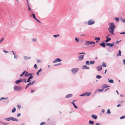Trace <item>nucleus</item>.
<instances>
[{
	"label": "nucleus",
	"mask_w": 125,
	"mask_h": 125,
	"mask_svg": "<svg viewBox=\"0 0 125 125\" xmlns=\"http://www.w3.org/2000/svg\"><path fill=\"white\" fill-rule=\"evenodd\" d=\"M109 28H108V30L109 32L111 34H114V29L115 28V26L113 22H109L108 23Z\"/></svg>",
	"instance_id": "obj_1"
},
{
	"label": "nucleus",
	"mask_w": 125,
	"mask_h": 125,
	"mask_svg": "<svg viewBox=\"0 0 125 125\" xmlns=\"http://www.w3.org/2000/svg\"><path fill=\"white\" fill-rule=\"evenodd\" d=\"M6 120L7 121H9L10 120L13 121H18V120L16 118H15L13 117H11L8 118H6Z\"/></svg>",
	"instance_id": "obj_2"
},
{
	"label": "nucleus",
	"mask_w": 125,
	"mask_h": 125,
	"mask_svg": "<svg viewBox=\"0 0 125 125\" xmlns=\"http://www.w3.org/2000/svg\"><path fill=\"white\" fill-rule=\"evenodd\" d=\"M78 69L77 68H73L71 70V71L74 74L76 73L78 70Z\"/></svg>",
	"instance_id": "obj_3"
},
{
	"label": "nucleus",
	"mask_w": 125,
	"mask_h": 125,
	"mask_svg": "<svg viewBox=\"0 0 125 125\" xmlns=\"http://www.w3.org/2000/svg\"><path fill=\"white\" fill-rule=\"evenodd\" d=\"M14 90L16 91L21 90V87L16 86H14Z\"/></svg>",
	"instance_id": "obj_4"
},
{
	"label": "nucleus",
	"mask_w": 125,
	"mask_h": 125,
	"mask_svg": "<svg viewBox=\"0 0 125 125\" xmlns=\"http://www.w3.org/2000/svg\"><path fill=\"white\" fill-rule=\"evenodd\" d=\"M95 43V42H93L87 41L86 42V44H93Z\"/></svg>",
	"instance_id": "obj_5"
},
{
	"label": "nucleus",
	"mask_w": 125,
	"mask_h": 125,
	"mask_svg": "<svg viewBox=\"0 0 125 125\" xmlns=\"http://www.w3.org/2000/svg\"><path fill=\"white\" fill-rule=\"evenodd\" d=\"M94 22L93 21L89 20L88 21V24L89 25H92L94 23Z\"/></svg>",
	"instance_id": "obj_6"
},
{
	"label": "nucleus",
	"mask_w": 125,
	"mask_h": 125,
	"mask_svg": "<svg viewBox=\"0 0 125 125\" xmlns=\"http://www.w3.org/2000/svg\"><path fill=\"white\" fill-rule=\"evenodd\" d=\"M106 44L107 46H109L110 47H112L114 45V43H106Z\"/></svg>",
	"instance_id": "obj_7"
},
{
	"label": "nucleus",
	"mask_w": 125,
	"mask_h": 125,
	"mask_svg": "<svg viewBox=\"0 0 125 125\" xmlns=\"http://www.w3.org/2000/svg\"><path fill=\"white\" fill-rule=\"evenodd\" d=\"M61 61H62V60L61 59H60L59 58H56V59H55V60L54 61H53V63H55L57 62H61Z\"/></svg>",
	"instance_id": "obj_8"
},
{
	"label": "nucleus",
	"mask_w": 125,
	"mask_h": 125,
	"mask_svg": "<svg viewBox=\"0 0 125 125\" xmlns=\"http://www.w3.org/2000/svg\"><path fill=\"white\" fill-rule=\"evenodd\" d=\"M98 71H100L102 70V67L101 66H100L96 67Z\"/></svg>",
	"instance_id": "obj_9"
},
{
	"label": "nucleus",
	"mask_w": 125,
	"mask_h": 125,
	"mask_svg": "<svg viewBox=\"0 0 125 125\" xmlns=\"http://www.w3.org/2000/svg\"><path fill=\"white\" fill-rule=\"evenodd\" d=\"M84 55H80L79 56L78 58L80 60H82L83 58Z\"/></svg>",
	"instance_id": "obj_10"
},
{
	"label": "nucleus",
	"mask_w": 125,
	"mask_h": 125,
	"mask_svg": "<svg viewBox=\"0 0 125 125\" xmlns=\"http://www.w3.org/2000/svg\"><path fill=\"white\" fill-rule=\"evenodd\" d=\"M109 87V86L106 84H104L102 86V87L104 88H106Z\"/></svg>",
	"instance_id": "obj_11"
},
{
	"label": "nucleus",
	"mask_w": 125,
	"mask_h": 125,
	"mask_svg": "<svg viewBox=\"0 0 125 125\" xmlns=\"http://www.w3.org/2000/svg\"><path fill=\"white\" fill-rule=\"evenodd\" d=\"M72 96V94H70L66 95L65 97L66 98H69L71 97Z\"/></svg>",
	"instance_id": "obj_12"
},
{
	"label": "nucleus",
	"mask_w": 125,
	"mask_h": 125,
	"mask_svg": "<svg viewBox=\"0 0 125 125\" xmlns=\"http://www.w3.org/2000/svg\"><path fill=\"white\" fill-rule=\"evenodd\" d=\"M100 44L101 46H103V47H105V43H101Z\"/></svg>",
	"instance_id": "obj_13"
},
{
	"label": "nucleus",
	"mask_w": 125,
	"mask_h": 125,
	"mask_svg": "<svg viewBox=\"0 0 125 125\" xmlns=\"http://www.w3.org/2000/svg\"><path fill=\"white\" fill-rule=\"evenodd\" d=\"M85 96H89L91 94V93L90 92H86L85 93Z\"/></svg>",
	"instance_id": "obj_14"
},
{
	"label": "nucleus",
	"mask_w": 125,
	"mask_h": 125,
	"mask_svg": "<svg viewBox=\"0 0 125 125\" xmlns=\"http://www.w3.org/2000/svg\"><path fill=\"white\" fill-rule=\"evenodd\" d=\"M75 101V100H74L73 101V102H72L71 103L73 105L74 107L76 108H77V106L75 105V104L73 102H74Z\"/></svg>",
	"instance_id": "obj_15"
},
{
	"label": "nucleus",
	"mask_w": 125,
	"mask_h": 125,
	"mask_svg": "<svg viewBox=\"0 0 125 125\" xmlns=\"http://www.w3.org/2000/svg\"><path fill=\"white\" fill-rule=\"evenodd\" d=\"M35 82V81H33L32 82H30L28 84H30V85H29V86H30V85H32V84H33Z\"/></svg>",
	"instance_id": "obj_16"
},
{
	"label": "nucleus",
	"mask_w": 125,
	"mask_h": 125,
	"mask_svg": "<svg viewBox=\"0 0 125 125\" xmlns=\"http://www.w3.org/2000/svg\"><path fill=\"white\" fill-rule=\"evenodd\" d=\"M92 118L94 119H96L97 118V116L95 115H92Z\"/></svg>",
	"instance_id": "obj_17"
},
{
	"label": "nucleus",
	"mask_w": 125,
	"mask_h": 125,
	"mask_svg": "<svg viewBox=\"0 0 125 125\" xmlns=\"http://www.w3.org/2000/svg\"><path fill=\"white\" fill-rule=\"evenodd\" d=\"M121 51L119 50V53L118 54H117V56H121Z\"/></svg>",
	"instance_id": "obj_18"
},
{
	"label": "nucleus",
	"mask_w": 125,
	"mask_h": 125,
	"mask_svg": "<svg viewBox=\"0 0 125 125\" xmlns=\"http://www.w3.org/2000/svg\"><path fill=\"white\" fill-rule=\"evenodd\" d=\"M102 65L103 67H106V63L104 62L103 63Z\"/></svg>",
	"instance_id": "obj_19"
},
{
	"label": "nucleus",
	"mask_w": 125,
	"mask_h": 125,
	"mask_svg": "<svg viewBox=\"0 0 125 125\" xmlns=\"http://www.w3.org/2000/svg\"><path fill=\"white\" fill-rule=\"evenodd\" d=\"M89 123L90 124L92 125H93L94 124V122L93 121L89 120Z\"/></svg>",
	"instance_id": "obj_20"
},
{
	"label": "nucleus",
	"mask_w": 125,
	"mask_h": 125,
	"mask_svg": "<svg viewBox=\"0 0 125 125\" xmlns=\"http://www.w3.org/2000/svg\"><path fill=\"white\" fill-rule=\"evenodd\" d=\"M108 37H107V39L105 40V41L106 42H108L109 41H110L111 40V38H109L108 39Z\"/></svg>",
	"instance_id": "obj_21"
},
{
	"label": "nucleus",
	"mask_w": 125,
	"mask_h": 125,
	"mask_svg": "<svg viewBox=\"0 0 125 125\" xmlns=\"http://www.w3.org/2000/svg\"><path fill=\"white\" fill-rule=\"evenodd\" d=\"M83 69H89V68L87 67V66L86 65L83 66Z\"/></svg>",
	"instance_id": "obj_22"
},
{
	"label": "nucleus",
	"mask_w": 125,
	"mask_h": 125,
	"mask_svg": "<svg viewBox=\"0 0 125 125\" xmlns=\"http://www.w3.org/2000/svg\"><path fill=\"white\" fill-rule=\"evenodd\" d=\"M103 89H98V92H101L103 91Z\"/></svg>",
	"instance_id": "obj_23"
},
{
	"label": "nucleus",
	"mask_w": 125,
	"mask_h": 125,
	"mask_svg": "<svg viewBox=\"0 0 125 125\" xmlns=\"http://www.w3.org/2000/svg\"><path fill=\"white\" fill-rule=\"evenodd\" d=\"M110 113L111 112L110 111V110L109 109H108L107 110V112H106V114H110Z\"/></svg>",
	"instance_id": "obj_24"
},
{
	"label": "nucleus",
	"mask_w": 125,
	"mask_h": 125,
	"mask_svg": "<svg viewBox=\"0 0 125 125\" xmlns=\"http://www.w3.org/2000/svg\"><path fill=\"white\" fill-rule=\"evenodd\" d=\"M32 75V74L31 73H28L27 74H25V76H29L30 75Z\"/></svg>",
	"instance_id": "obj_25"
},
{
	"label": "nucleus",
	"mask_w": 125,
	"mask_h": 125,
	"mask_svg": "<svg viewBox=\"0 0 125 125\" xmlns=\"http://www.w3.org/2000/svg\"><path fill=\"white\" fill-rule=\"evenodd\" d=\"M16 111V108L15 107H14L12 110V113Z\"/></svg>",
	"instance_id": "obj_26"
},
{
	"label": "nucleus",
	"mask_w": 125,
	"mask_h": 125,
	"mask_svg": "<svg viewBox=\"0 0 125 125\" xmlns=\"http://www.w3.org/2000/svg\"><path fill=\"white\" fill-rule=\"evenodd\" d=\"M90 64H93L95 62L93 61H90Z\"/></svg>",
	"instance_id": "obj_27"
},
{
	"label": "nucleus",
	"mask_w": 125,
	"mask_h": 125,
	"mask_svg": "<svg viewBox=\"0 0 125 125\" xmlns=\"http://www.w3.org/2000/svg\"><path fill=\"white\" fill-rule=\"evenodd\" d=\"M115 20L118 22L119 21V19L118 18H115Z\"/></svg>",
	"instance_id": "obj_28"
},
{
	"label": "nucleus",
	"mask_w": 125,
	"mask_h": 125,
	"mask_svg": "<svg viewBox=\"0 0 125 125\" xmlns=\"http://www.w3.org/2000/svg\"><path fill=\"white\" fill-rule=\"evenodd\" d=\"M108 82L110 83H113V80L112 79L110 80Z\"/></svg>",
	"instance_id": "obj_29"
},
{
	"label": "nucleus",
	"mask_w": 125,
	"mask_h": 125,
	"mask_svg": "<svg viewBox=\"0 0 125 125\" xmlns=\"http://www.w3.org/2000/svg\"><path fill=\"white\" fill-rule=\"evenodd\" d=\"M20 82L19 80H17L15 82V83L16 84H18Z\"/></svg>",
	"instance_id": "obj_30"
},
{
	"label": "nucleus",
	"mask_w": 125,
	"mask_h": 125,
	"mask_svg": "<svg viewBox=\"0 0 125 125\" xmlns=\"http://www.w3.org/2000/svg\"><path fill=\"white\" fill-rule=\"evenodd\" d=\"M24 58L25 60H27L28 59H30V58L28 57H27V56H25L24 57Z\"/></svg>",
	"instance_id": "obj_31"
},
{
	"label": "nucleus",
	"mask_w": 125,
	"mask_h": 125,
	"mask_svg": "<svg viewBox=\"0 0 125 125\" xmlns=\"http://www.w3.org/2000/svg\"><path fill=\"white\" fill-rule=\"evenodd\" d=\"M96 77L97 78L100 79L102 77L100 75H97L96 76Z\"/></svg>",
	"instance_id": "obj_32"
},
{
	"label": "nucleus",
	"mask_w": 125,
	"mask_h": 125,
	"mask_svg": "<svg viewBox=\"0 0 125 125\" xmlns=\"http://www.w3.org/2000/svg\"><path fill=\"white\" fill-rule=\"evenodd\" d=\"M22 73H23V75H24V74H27L28 73V72L26 70L24 71Z\"/></svg>",
	"instance_id": "obj_33"
},
{
	"label": "nucleus",
	"mask_w": 125,
	"mask_h": 125,
	"mask_svg": "<svg viewBox=\"0 0 125 125\" xmlns=\"http://www.w3.org/2000/svg\"><path fill=\"white\" fill-rule=\"evenodd\" d=\"M32 15L33 16V18L35 19H36L35 16V14L34 13H32Z\"/></svg>",
	"instance_id": "obj_34"
},
{
	"label": "nucleus",
	"mask_w": 125,
	"mask_h": 125,
	"mask_svg": "<svg viewBox=\"0 0 125 125\" xmlns=\"http://www.w3.org/2000/svg\"><path fill=\"white\" fill-rule=\"evenodd\" d=\"M17 107L19 109L21 107V106L20 105H17Z\"/></svg>",
	"instance_id": "obj_35"
},
{
	"label": "nucleus",
	"mask_w": 125,
	"mask_h": 125,
	"mask_svg": "<svg viewBox=\"0 0 125 125\" xmlns=\"http://www.w3.org/2000/svg\"><path fill=\"white\" fill-rule=\"evenodd\" d=\"M86 64L87 65H89L90 64V63L89 61H87L86 62Z\"/></svg>",
	"instance_id": "obj_36"
},
{
	"label": "nucleus",
	"mask_w": 125,
	"mask_h": 125,
	"mask_svg": "<svg viewBox=\"0 0 125 125\" xmlns=\"http://www.w3.org/2000/svg\"><path fill=\"white\" fill-rule=\"evenodd\" d=\"M100 38L99 37H96L95 38V40H97L98 41H99L100 40Z\"/></svg>",
	"instance_id": "obj_37"
},
{
	"label": "nucleus",
	"mask_w": 125,
	"mask_h": 125,
	"mask_svg": "<svg viewBox=\"0 0 125 125\" xmlns=\"http://www.w3.org/2000/svg\"><path fill=\"white\" fill-rule=\"evenodd\" d=\"M85 96V94H82L80 95V96Z\"/></svg>",
	"instance_id": "obj_38"
},
{
	"label": "nucleus",
	"mask_w": 125,
	"mask_h": 125,
	"mask_svg": "<svg viewBox=\"0 0 125 125\" xmlns=\"http://www.w3.org/2000/svg\"><path fill=\"white\" fill-rule=\"evenodd\" d=\"M125 118V116H122L121 117H120V118L121 119H122Z\"/></svg>",
	"instance_id": "obj_39"
},
{
	"label": "nucleus",
	"mask_w": 125,
	"mask_h": 125,
	"mask_svg": "<svg viewBox=\"0 0 125 125\" xmlns=\"http://www.w3.org/2000/svg\"><path fill=\"white\" fill-rule=\"evenodd\" d=\"M53 36L55 37H57V36L59 37V34H57V35H54Z\"/></svg>",
	"instance_id": "obj_40"
},
{
	"label": "nucleus",
	"mask_w": 125,
	"mask_h": 125,
	"mask_svg": "<svg viewBox=\"0 0 125 125\" xmlns=\"http://www.w3.org/2000/svg\"><path fill=\"white\" fill-rule=\"evenodd\" d=\"M7 99V98H3V97H1L0 99V100L2 99Z\"/></svg>",
	"instance_id": "obj_41"
},
{
	"label": "nucleus",
	"mask_w": 125,
	"mask_h": 125,
	"mask_svg": "<svg viewBox=\"0 0 125 125\" xmlns=\"http://www.w3.org/2000/svg\"><path fill=\"white\" fill-rule=\"evenodd\" d=\"M33 76L32 75H31L29 78V79H31L32 77Z\"/></svg>",
	"instance_id": "obj_42"
},
{
	"label": "nucleus",
	"mask_w": 125,
	"mask_h": 125,
	"mask_svg": "<svg viewBox=\"0 0 125 125\" xmlns=\"http://www.w3.org/2000/svg\"><path fill=\"white\" fill-rule=\"evenodd\" d=\"M34 67L35 68H37V65L36 64H35L34 65Z\"/></svg>",
	"instance_id": "obj_43"
},
{
	"label": "nucleus",
	"mask_w": 125,
	"mask_h": 125,
	"mask_svg": "<svg viewBox=\"0 0 125 125\" xmlns=\"http://www.w3.org/2000/svg\"><path fill=\"white\" fill-rule=\"evenodd\" d=\"M32 40L33 41L35 42L37 40V39L36 38H33V39Z\"/></svg>",
	"instance_id": "obj_44"
},
{
	"label": "nucleus",
	"mask_w": 125,
	"mask_h": 125,
	"mask_svg": "<svg viewBox=\"0 0 125 125\" xmlns=\"http://www.w3.org/2000/svg\"><path fill=\"white\" fill-rule=\"evenodd\" d=\"M4 40V38H2L1 39L0 41V43H1L2 42V41L3 40Z\"/></svg>",
	"instance_id": "obj_45"
},
{
	"label": "nucleus",
	"mask_w": 125,
	"mask_h": 125,
	"mask_svg": "<svg viewBox=\"0 0 125 125\" xmlns=\"http://www.w3.org/2000/svg\"><path fill=\"white\" fill-rule=\"evenodd\" d=\"M21 115V114L20 113H19L17 115V117H19Z\"/></svg>",
	"instance_id": "obj_46"
},
{
	"label": "nucleus",
	"mask_w": 125,
	"mask_h": 125,
	"mask_svg": "<svg viewBox=\"0 0 125 125\" xmlns=\"http://www.w3.org/2000/svg\"><path fill=\"white\" fill-rule=\"evenodd\" d=\"M45 124L44 122H42L41 123L40 125H43Z\"/></svg>",
	"instance_id": "obj_47"
},
{
	"label": "nucleus",
	"mask_w": 125,
	"mask_h": 125,
	"mask_svg": "<svg viewBox=\"0 0 125 125\" xmlns=\"http://www.w3.org/2000/svg\"><path fill=\"white\" fill-rule=\"evenodd\" d=\"M123 62L125 65V59H124L123 60Z\"/></svg>",
	"instance_id": "obj_48"
},
{
	"label": "nucleus",
	"mask_w": 125,
	"mask_h": 125,
	"mask_svg": "<svg viewBox=\"0 0 125 125\" xmlns=\"http://www.w3.org/2000/svg\"><path fill=\"white\" fill-rule=\"evenodd\" d=\"M30 84H27V86H26V88H25V89H26L28 87V86H29V85H30Z\"/></svg>",
	"instance_id": "obj_49"
},
{
	"label": "nucleus",
	"mask_w": 125,
	"mask_h": 125,
	"mask_svg": "<svg viewBox=\"0 0 125 125\" xmlns=\"http://www.w3.org/2000/svg\"><path fill=\"white\" fill-rule=\"evenodd\" d=\"M75 40L77 42H78V40L77 39V38H76L75 39Z\"/></svg>",
	"instance_id": "obj_50"
},
{
	"label": "nucleus",
	"mask_w": 125,
	"mask_h": 125,
	"mask_svg": "<svg viewBox=\"0 0 125 125\" xmlns=\"http://www.w3.org/2000/svg\"><path fill=\"white\" fill-rule=\"evenodd\" d=\"M37 62L38 63L41 62V61L40 60H37Z\"/></svg>",
	"instance_id": "obj_51"
},
{
	"label": "nucleus",
	"mask_w": 125,
	"mask_h": 125,
	"mask_svg": "<svg viewBox=\"0 0 125 125\" xmlns=\"http://www.w3.org/2000/svg\"><path fill=\"white\" fill-rule=\"evenodd\" d=\"M125 34V32H121L120 33V34Z\"/></svg>",
	"instance_id": "obj_52"
},
{
	"label": "nucleus",
	"mask_w": 125,
	"mask_h": 125,
	"mask_svg": "<svg viewBox=\"0 0 125 125\" xmlns=\"http://www.w3.org/2000/svg\"><path fill=\"white\" fill-rule=\"evenodd\" d=\"M105 110L104 109H102V113H104V112Z\"/></svg>",
	"instance_id": "obj_53"
},
{
	"label": "nucleus",
	"mask_w": 125,
	"mask_h": 125,
	"mask_svg": "<svg viewBox=\"0 0 125 125\" xmlns=\"http://www.w3.org/2000/svg\"><path fill=\"white\" fill-rule=\"evenodd\" d=\"M35 20L37 21L38 22H40V23L41 22L40 21H39L38 19H37L36 18L35 19Z\"/></svg>",
	"instance_id": "obj_54"
},
{
	"label": "nucleus",
	"mask_w": 125,
	"mask_h": 125,
	"mask_svg": "<svg viewBox=\"0 0 125 125\" xmlns=\"http://www.w3.org/2000/svg\"><path fill=\"white\" fill-rule=\"evenodd\" d=\"M30 81V79L28 78L27 80V82H29Z\"/></svg>",
	"instance_id": "obj_55"
},
{
	"label": "nucleus",
	"mask_w": 125,
	"mask_h": 125,
	"mask_svg": "<svg viewBox=\"0 0 125 125\" xmlns=\"http://www.w3.org/2000/svg\"><path fill=\"white\" fill-rule=\"evenodd\" d=\"M121 106V105L120 104H118L117 105V107H119V106Z\"/></svg>",
	"instance_id": "obj_56"
},
{
	"label": "nucleus",
	"mask_w": 125,
	"mask_h": 125,
	"mask_svg": "<svg viewBox=\"0 0 125 125\" xmlns=\"http://www.w3.org/2000/svg\"><path fill=\"white\" fill-rule=\"evenodd\" d=\"M85 54V53H84V52H82V53H79V54Z\"/></svg>",
	"instance_id": "obj_57"
},
{
	"label": "nucleus",
	"mask_w": 125,
	"mask_h": 125,
	"mask_svg": "<svg viewBox=\"0 0 125 125\" xmlns=\"http://www.w3.org/2000/svg\"><path fill=\"white\" fill-rule=\"evenodd\" d=\"M23 75V73H22V74H21L20 75V77L22 76V75Z\"/></svg>",
	"instance_id": "obj_58"
},
{
	"label": "nucleus",
	"mask_w": 125,
	"mask_h": 125,
	"mask_svg": "<svg viewBox=\"0 0 125 125\" xmlns=\"http://www.w3.org/2000/svg\"><path fill=\"white\" fill-rule=\"evenodd\" d=\"M61 64V63H60V64L59 63V64H56V65H55L54 66H57V65H60Z\"/></svg>",
	"instance_id": "obj_59"
},
{
	"label": "nucleus",
	"mask_w": 125,
	"mask_h": 125,
	"mask_svg": "<svg viewBox=\"0 0 125 125\" xmlns=\"http://www.w3.org/2000/svg\"><path fill=\"white\" fill-rule=\"evenodd\" d=\"M19 80L20 82H22L23 81V80L22 79Z\"/></svg>",
	"instance_id": "obj_60"
},
{
	"label": "nucleus",
	"mask_w": 125,
	"mask_h": 125,
	"mask_svg": "<svg viewBox=\"0 0 125 125\" xmlns=\"http://www.w3.org/2000/svg\"><path fill=\"white\" fill-rule=\"evenodd\" d=\"M3 51H4V52H5V53H7L8 52H7V51H5V50H3Z\"/></svg>",
	"instance_id": "obj_61"
},
{
	"label": "nucleus",
	"mask_w": 125,
	"mask_h": 125,
	"mask_svg": "<svg viewBox=\"0 0 125 125\" xmlns=\"http://www.w3.org/2000/svg\"><path fill=\"white\" fill-rule=\"evenodd\" d=\"M116 92L117 93V94H119L118 93V91L117 90H116Z\"/></svg>",
	"instance_id": "obj_62"
},
{
	"label": "nucleus",
	"mask_w": 125,
	"mask_h": 125,
	"mask_svg": "<svg viewBox=\"0 0 125 125\" xmlns=\"http://www.w3.org/2000/svg\"><path fill=\"white\" fill-rule=\"evenodd\" d=\"M42 70V69H41V68L39 70V72H40Z\"/></svg>",
	"instance_id": "obj_63"
},
{
	"label": "nucleus",
	"mask_w": 125,
	"mask_h": 125,
	"mask_svg": "<svg viewBox=\"0 0 125 125\" xmlns=\"http://www.w3.org/2000/svg\"><path fill=\"white\" fill-rule=\"evenodd\" d=\"M95 125H100V124L98 123H97Z\"/></svg>",
	"instance_id": "obj_64"
}]
</instances>
